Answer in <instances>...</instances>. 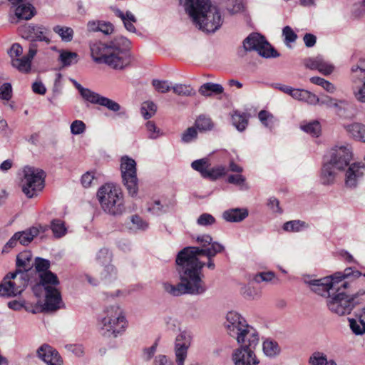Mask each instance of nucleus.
I'll list each match as a JSON object with an SVG mask.
<instances>
[{"label":"nucleus","instance_id":"4","mask_svg":"<svg viewBox=\"0 0 365 365\" xmlns=\"http://www.w3.org/2000/svg\"><path fill=\"white\" fill-rule=\"evenodd\" d=\"M98 326L104 337L115 339L122 336L129 326L125 311L118 304L106 307L98 317Z\"/></svg>","mask_w":365,"mask_h":365},{"label":"nucleus","instance_id":"52","mask_svg":"<svg viewBox=\"0 0 365 365\" xmlns=\"http://www.w3.org/2000/svg\"><path fill=\"white\" fill-rule=\"evenodd\" d=\"M195 240L200 245V248L212 247L215 243H219L217 241H213L212 237L207 234H203L196 236ZM200 248V247H198Z\"/></svg>","mask_w":365,"mask_h":365},{"label":"nucleus","instance_id":"64","mask_svg":"<svg viewBox=\"0 0 365 365\" xmlns=\"http://www.w3.org/2000/svg\"><path fill=\"white\" fill-rule=\"evenodd\" d=\"M148 210L155 215H160L166 211L165 207L163 205L159 200H155L152 203Z\"/></svg>","mask_w":365,"mask_h":365},{"label":"nucleus","instance_id":"47","mask_svg":"<svg viewBox=\"0 0 365 365\" xmlns=\"http://www.w3.org/2000/svg\"><path fill=\"white\" fill-rule=\"evenodd\" d=\"M227 182L238 186L241 190H247L250 188L246 182L245 177L241 174L230 175L227 177Z\"/></svg>","mask_w":365,"mask_h":365},{"label":"nucleus","instance_id":"23","mask_svg":"<svg viewBox=\"0 0 365 365\" xmlns=\"http://www.w3.org/2000/svg\"><path fill=\"white\" fill-rule=\"evenodd\" d=\"M305 66L310 69H316L325 76L331 74L334 70V66L320 56L307 59Z\"/></svg>","mask_w":365,"mask_h":365},{"label":"nucleus","instance_id":"57","mask_svg":"<svg viewBox=\"0 0 365 365\" xmlns=\"http://www.w3.org/2000/svg\"><path fill=\"white\" fill-rule=\"evenodd\" d=\"M216 222L215 218L209 213H203L197 219V224L200 226L207 227L212 225Z\"/></svg>","mask_w":365,"mask_h":365},{"label":"nucleus","instance_id":"25","mask_svg":"<svg viewBox=\"0 0 365 365\" xmlns=\"http://www.w3.org/2000/svg\"><path fill=\"white\" fill-rule=\"evenodd\" d=\"M152 85L158 91H191L194 90L190 85L173 83L169 81L158 79L153 80Z\"/></svg>","mask_w":365,"mask_h":365},{"label":"nucleus","instance_id":"33","mask_svg":"<svg viewBox=\"0 0 365 365\" xmlns=\"http://www.w3.org/2000/svg\"><path fill=\"white\" fill-rule=\"evenodd\" d=\"M349 327L351 331L357 336L365 334V321L362 316H356L354 318L348 319Z\"/></svg>","mask_w":365,"mask_h":365},{"label":"nucleus","instance_id":"48","mask_svg":"<svg viewBox=\"0 0 365 365\" xmlns=\"http://www.w3.org/2000/svg\"><path fill=\"white\" fill-rule=\"evenodd\" d=\"M197 129L195 127H189L181 133L180 140L183 143H190L197 140Z\"/></svg>","mask_w":365,"mask_h":365},{"label":"nucleus","instance_id":"21","mask_svg":"<svg viewBox=\"0 0 365 365\" xmlns=\"http://www.w3.org/2000/svg\"><path fill=\"white\" fill-rule=\"evenodd\" d=\"M349 78L357 91H365V59H360L351 66Z\"/></svg>","mask_w":365,"mask_h":365},{"label":"nucleus","instance_id":"20","mask_svg":"<svg viewBox=\"0 0 365 365\" xmlns=\"http://www.w3.org/2000/svg\"><path fill=\"white\" fill-rule=\"evenodd\" d=\"M36 356L46 365H63L59 352L48 344H43L36 350Z\"/></svg>","mask_w":365,"mask_h":365},{"label":"nucleus","instance_id":"55","mask_svg":"<svg viewBox=\"0 0 365 365\" xmlns=\"http://www.w3.org/2000/svg\"><path fill=\"white\" fill-rule=\"evenodd\" d=\"M282 36L284 38V43L289 48H291L290 43H294L297 38V35L289 26H286L282 29Z\"/></svg>","mask_w":365,"mask_h":365},{"label":"nucleus","instance_id":"56","mask_svg":"<svg viewBox=\"0 0 365 365\" xmlns=\"http://www.w3.org/2000/svg\"><path fill=\"white\" fill-rule=\"evenodd\" d=\"M34 265L35 266L36 271L40 274H42L43 272H48V269L50 267V262L47 259L36 257L35 259V262H34Z\"/></svg>","mask_w":365,"mask_h":365},{"label":"nucleus","instance_id":"58","mask_svg":"<svg viewBox=\"0 0 365 365\" xmlns=\"http://www.w3.org/2000/svg\"><path fill=\"white\" fill-rule=\"evenodd\" d=\"M86 124L80 120H76L71 124V133L73 135H81L86 131Z\"/></svg>","mask_w":365,"mask_h":365},{"label":"nucleus","instance_id":"29","mask_svg":"<svg viewBox=\"0 0 365 365\" xmlns=\"http://www.w3.org/2000/svg\"><path fill=\"white\" fill-rule=\"evenodd\" d=\"M248 216V210L246 208H232L225 210L222 213L223 219L230 222H239Z\"/></svg>","mask_w":365,"mask_h":365},{"label":"nucleus","instance_id":"14","mask_svg":"<svg viewBox=\"0 0 365 365\" xmlns=\"http://www.w3.org/2000/svg\"><path fill=\"white\" fill-rule=\"evenodd\" d=\"M192 335L183 331L178 334L175 338L174 353L176 365H185L187 352L192 343ZM188 365H199L197 362H192Z\"/></svg>","mask_w":365,"mask_h":365},{"label":"nucleus","instance_id":"16","mask_svg":"<svg viewBox=\"0 0 365 365\" xmlns=\"http://www.w3.org/2000/svg\"><path fill=\"white\" fill-rule=\"evenodd\" d=\"M352 158L351 148L346 145H336L332 149L329 163L336 170H343L349 165Z\"/></svg>","mask_w":365,"mask_h":365},{"label":"nucleus","instance_id":"45","mask_svg":"<svg viewBox=\"0 0 365 365\" xmlns=\"http://www.w3.org/2000/svg\"><path fill=\"white\" fill-rule=\"evenodd\" d=\"M210 166V163L207 158L196 160L191 164L192 168L199 172L203 178H205Z\"/></svg>","mask_w":365,"mask_h":365},{"label":"nucleus","instance_id":"60","mask_svg":"<svg viewBox=\"0 0 365 365\" xmlns=\"http://www.w3.org/2000/svg\"><path fill=\"white\" fill-rule=\"evenodd\" d=\"M310 82L320 86L322 88L326 90L327 91H330L331 90H333L334 86L329 83V81H326L325 79L320 78V77H312L310 79Z\"/></svg>","mask_w":365,"mask_h":365},{"label":"nucleus","instance_id":"13","mask_svg":"<svg viewBox=\"0 0 365 365\" xmlns=\"http://www.w3.org/2000/svg\"><path fill=\"white\" fill-rule=\"evenodd\" d=\"M61 304V296L58 289H49L46 291L45 302L38 301L32 307H26V311L33 314L43 312H53L58 309Z\"/></svg>","mask_w":365,"mask_h":365},{"label":"nucleus","instance_id":"28","mask_svg":"<svg viewBox=\"0 0 365 365\" xmlns=\"http://www.w3.org/2000/svg\"><path fill=\"white\" fill-rule=\"evenodd\" d=\"M16 271L26 272L27 273L34 266L33 255L29 250L20 252L16 256Z\"/></svg>","mask_w":365,"mask_h":365},{"label":"nucleus","instance_id":"37","mask_svg":"<svg viewBox=\"0 0 365 365\" xmlns=\"http://www.w3.org/2000/svg\"><path fill=\"white\" fill-rule=\"evenodd\" d=\"M309 365H337L333 360H327V356L322 352H314L309 359Z\"/></svg>","mask_w":365,"mask_h":365},{"label":"nucleus","instance_id":"43","mask_svg":"<svg viewBox=\"0 0 365 365\" xmlns=\"http://www.w3.org/2000/svg\"><path fill=\"white\" fill-rule=\"evenodd\" d=\"M157 111L156 105L150 101H145L142 103L140 113L145 120H148L155 115Z\"/></svg>","mask_w":365,"mask_h":365},{"label":"nucleus","instance_id":"32","mask_svg":"<svg viewBox=\"0 0 365 365\" xmlns=\"http://www.w3.org/2000/svg\"><path fill=\"white\" fill-rule=\"evenodd\" d=\"M31 38L40 41L50 42L48 29L42 26H29L27 28Z\"/></svg>","mask_w":365,"mask_h":365},{"label":"nucleus","instance_id":"35","mask_svg":"<svg viewBox=\"0 0 365 365\" xmlns=\"http://www.w3.org/2000/svg\"><path fill=\"white\" fill-rule=\"evenodd\" d=\"M53 31L57 34L63 42H71L73 40L74 31L72 28L57 25L53 28Z\"/></svg>","mask_w":365,"mask_h":365},{"label":"nucleus","instance_id":"30","mask_svg":"<svg viewBox=\"0 0 365 365\" xmlns=\"http://www.w3.org/2000/svg\"><path fill=\"white\" fill-rule=\"evenodd\" d=\"M347 133L354 139L365 143V125L359 123H353L344 125Z\"/></svg>","mask_w":365,"mask_h":365},{"label":"nucleus","instance_id":"24","mask_svg":"<svg viewBox=\"0 0 365 365\" xmlns=\"http://www.w3.org/2000/svg\"><path fill=\"white\" fill-rule=\"evenodd\" d=\"M110 9L115 16L120 19L125 29L128 32L133 34L137 33V30L134 25V24L137 22V18L130 11H126L124 12L115 6H110Z\"/></svg>","mask_w":365,"mask_h":365},{"label":"nucleus","instance_id":"61","mask_svg":"<svg viewBox=\"0 0 365 365\" xmlns=\"http://www.w3.org/2000/svg\"><path fill=\"white\" fill-rule=\"evenodd\" d=\"M157 343H154L152 346L143 349L142 358L144 361H149L153 358L157 351Z\"/></svg>","mask_w":365,"mask_h":365},{"label":"nucleus","instance_id":"36","mask_svg":"<svg viewBox=\"0 0 365 365\" xmlns=\"http://www.w3.org/2000/svg\"><path fill=\"white\" fill-rule=\"evenodd\" d=\"M300 128L304 132L313 137L319 136L322 132L321 125L317 120H313L309 123H303L301 124Z\"/></svg>","mask_w":365,"mask_h":365},{"label":"nucleus","instance_id":"59","mask_svg":"<svg viewBox=\"0 0 365 365\" xmlns=\"http://www.w3.org/2000/svg\"><path fill=\"white\" fill-rule=\"evenodd\" d=\"M275 277V274L272 272H262L256 274L253 277V281L257 283L262 282H270Z\"/></svg>","mask_w":365,"mask_h":365},{"label":"nucleus","instance_id":"2","mask_svg":"<svg viewBox=\"0 0 365 365\" xmlns=\"http://www.w3.org/2000/svg\"><path fill=\"white\" fill-rule=\"evenodd\" d=\"M130 45V41L123 36H117L108 43L92 41L90 43L91 55L95 62L104 63L115 69H123L132 60L129 52Z\"/></svg>","mask_w":365,"mask_h":365},{"label":"nucleus","instance_id":"62","mask_svg":"<svg viewBox=\"0 0 365 365\" xmlns=\"http://www.w3.org/2000/svg\"><path fill=\"white\" fill-rule=\"evenodd\" d=\"M130 221L133 225V227L136 230H145L148 227V223L138 215L131 216Z\"/></svg>","mask_w":365,"mask_h":365},{"label":"nucleus","instance_id":"5","mask_svg":"<svg viewBox=\"0 0 365 365\" xmlns=\"http://www.w3.org/2000/svg\"><path fill=\"white\" fill-rule=\"evenodd\" d=\"M225 328L227 334L236 340L239 346L255 349L259 344V337L257 330L237 312L231 311L227 314Z\"/></svg>","mask_w":365,"mask_h":365},{"label":"nucleus","instance_id":"39","mask_svg":"<svg viewBox=\"0 0 365 365\" xmlns=\"http://www.w3.org/2000/svg\"><path fill=\"white\" fill-rule=\"evenodd\" d=\"M51 230L56 238H61L67 233V228L64 222L58 219H55L51 221Z\"/></svg>","mask_w":365,"mask_h":365},{"label":"nucleus","instance_id":"10","mask_svg":"<svg viewBox=\"0 0 365 365\" xmlns=\"http://www.w3.org/2000/svg\"><path fill=\"white\" fill-rule=\"evenodd\" d=\"M28 282L29 274L26 272L10 273L0 284V296L13 297L21 294L27 287Z\"/></svg>","mask_w":365,"mask_h":365},{"label":"nucleus","instance_id":"8","mask_svg":"<svg viewBox=\"0 0 365 365\" xmlns=\"http://www.w3.org/2000/svg\"><path fill=\"white\" fill-rule=\"evenodd\" d=\"M344 289L337 290L326 299L329 310L339 316L349 314L354 309L357 299L365 295V291L359 290L355 294L349 296L344 292Z\"/></svg>","mask_w":365,"mask_h":365},{"label":"nucleus","instance_id":"50","mask_svg":"<svg viewBox=\"0 0 365 365\" xmlns=\"http://www.w3.org/2000/svg\"><path fill=\"white\" fill-rule=\"evenodd\" d=\"M226 10L231 14H237L244 10L243 0H228L226 4Z\"/></svg>","mask_w":365,"mask_h":365},{"label":"nucleus","instance_id":"3","mask_svg":"<svg viewBox=\"0 0 365 365\" xmlns=\"http://www.w3.org/2000/svg\"><path fill=\"white\" fill-rule=\"evenodd\" d=\"M180 2L195 26L203 31L213 33L222 25L220 10L209 0H180Z\"/></svg>","mask_w":365,"mask_h":365},{"label":"nucleus","instance_id":"40","mask_svg":"<svg viewBox=\"0 0 365 365\" xmlns=\"http://www.w3.org/2000/svg\"><path fill=\"white\" fill-rule=\"evenodd\" d=\"M264 354L268 357H274L280 352V349L277 342L272 340H265L262 344Z\"/></svg>","mask_w":365,"mask_h":365},{"label":"nucleus","instance_id":"42","mask_svg":"<svg viewBox=\"0 0 365 365\" xmlns=\"http://www.w3.org/2000/svg\"><path fill=\"white\" fill-rule=\"evenodd\" d=\"M195 125L200 131H208L213 128L214 123L210 118L201 115L195 120Z\"/></svg>","mask_w":365,"mask_h":365},{"label":"nucleus","instance_id":"41","mask_svg":"<svg viewBox=\"0 0 365 365\" xmlns=\"http://www.w3.org/2000/svg\"><path fill=\"white\" fill-rule=\"evenodd\" d=\"M307 227L305 222L299 220L288 221L283 225V230L286 232H297Z\"/></svg>","mask_w":365,"mask_h":365},{"label":"nucleus","instance_id":"54","mask_svg":"<svg viewBox=\"0 0 365 365\" xmlns=\"http://www.w3.org/2000/svg\"><path fill=\"white\" fill-rule=\"evenodd\" d=\"M145 128L150 139H157L163 135L162 130L156 126L153 121H148L145 123Z\"/></svg>","mask_w":365,"mask_h":365},{"label":"nucleus","instance_id":"31","mask_svg":"<svg viewBox=\"0 0 365 365\" xmlns=\"http://www.w3.org/2000/svg\"><path fill=\"white\" fill-rule=\"evenodd\" d=\"M334 169H336L334 166L329 163H325L323 165L320 175V180L323 185L334 183L336 178Z\"/></svg>","mask_w":365,"mask_h":365},{"label":"nucleus","instance_id":"27","mask_svg":"<svg viewBox=\"0 0 365 365\" xmlns=\"http://www.w3.org/2000/svg\"><path fill=\"white\" fill-rule=\"evenodd\" d=\"M231 124L239 132L245 130L249 123V115L235 110L230 113Z\"/></svg>","mask_w":365,"mask_h":365},{"label":"nucleus","instance_id":"19","mask_svg":"<svg viewBox=\"0 0 365 365\" xmlns=\"http://www.w3.org/2000/svg\"><path fill=\"white\" fill-rule=\"evenodd\" d=\"M365 175V165L361 163L351 164L345 173L344 183L348 188H355Z\"/></svg>","mask_w":365,"mask_h":365},{"label":"nucleus","instance_id":"63","mask_svg":"<svg viewBox=\"0 0 365 365\" xmlns=\"http://www.w3.org/2000/svg\"><path fill=\"white\" fill-rule=\"evenodd\" d=\"M81 97L85 101L94 104L101 105V99L103 96H99L97 93H80Z\"/></svg>","mask_w":365,"mask_h":365},{"label":"nucleus","instance_id":"6","mask_svg":"<svg viewBox=\"0 0 365 365\" xmlns=\"http://www.w3.org/2000/svg\"><path fill=\"white\" fill-rule=\"evenodd\" d=\"M361 275L359 271L349 267L343 272H336L333 275L322 279H304V283L316 294L326 297H330L334 292L341 289H346L350 286L349 281L346 279L354 277L358 278Z\"/></svg>","mask_w":365,"mask_h":365},{"label":"nucleus","instance_id":"49","mask_svg":"<svg viewBox=\"0 0 365 365\" xmlns=\"http://www.w3.org/2000/svg\"><path fill=\"white\" fill-rule=\"evenodd\" d=\"M103 267V270L101 272V277L103 280L110 282L116 277L117 270L114 265L109 263Z\"/></svg>","mask_w":365,"mask_h":365},{"label":"nucleus","instance_id":"1","mask_svg":"<svg viewBox=\"0 0 365 365\" xmlns=\"http://www.w3.org/2000/svg\"><path fill=\"white\" fill-rule=\"evenodd\" d=\"M224 251L225 246L221 243H215L212 247L205 249L197 247L183 248L175 259L180 282L176 284L168 282L163 283L164 291L174 297L204 294L207 291V286L203 280L202 269L205 265L212 270L215 269L213 258Z\"/></svg>","mask_w":365,"mask_h":365},{"label":"nucleus","instance_id":"51","mask_svg":"<svg viewBox=\"0 0 365 365\" xmlns=\"http://www.w3.org/2000/svg\"><path fill=\"white\" fill-rule=\"evenodd\" d=\"M31 61L25 56L12 61V66L21 72H28L31 69Z\"/></svg>","mask_w":365,"mask_h":365},{"label":"nucleus","instance_id":"53","mask_svg":"<svg viewBox=\"0 0 365 365\" xmlns=\"http://www.w3.org/2000/svg\"><path fill=\"white\" fill-rule=\"evenodd\" d=\"M226 173V168L222 165H218L212 168H209L208 172L205 178H209L212 180H215L225 175Z\"/></svg>","mask_w":365,"mask_h":365},{"label":"nucleus","instance_id":"26","mask_svg":"<svg viewBox=\"0 0 365 365\" xmlns=\"http://www.w3.org/2000/svg\"><path fill=\"white\" fill-rule=\"evenodd\" d=\"M40 284H36L33 288V291L36 297H38V290L41 289L43 287L45 291L49 289H56V286L59 284V281L56 274L48 272H43L42 274H39Z\"/></svg>","mask_w":365,"mask_h":365},{"label":"nucleus","instance_id":"34","mask_svg":"<svg viewBox=\"0 0 365 365\" xmlns=\"http://www.w3.org/2000/svg\"><path fill=\"white\" fill-rule=\"evenodd\" d=\"M58 61L63 66H70L78 61V55L76 52L60 50Z\"/></svg>","mask_w":365,"mask_h":365},{"label":"nucleus","instance_id":"15","mask_svg":"<svg viewBox=\"0 0 365 365\" xmlns=\"http://www.w3.org/2000/svg\"><path fill=\"white\" fill-rule=\"evenodd\" d=\"M38 234L39 230L36 227H31L25 230L15 232L4 246L2 252L8 253L18 245H29Z\"/></svg>","mask_w":365,"mask_h":365},{"label":"nucleus","instance_id":"18","mask_svg":"<svg viewBox=\"0 0 365 365\" xmlns=\"http://www.w3.org/2000/svg\"><path fill=\"white\" fill-rule=\"evenodd\" d=\"M255 349L247 346H239L235 349L232 354V361L234 365H258L259 360Z\"/></svg>","mask_w":365,"mask_h":365},{"label":"nucleus","instance_id":"17","mask_svg":"<svg viewBox=\"0 0 365 365\" xmlns=\"http://www.w3.org/2000/svg\"><path fill=\"white\" fill-rule=\"evenodd\" d=\"M317 96L314 93H289L291 96L297 101L305 102L310 105L337 106L336 100L330 98L324 93Z\"/></svg>","mask_w":365,"mask_h":365},{"label":"nucleus","instance_id":"22","mask_svg":"<svg viewBox=\"0 0 365 365\" xmlns=\"http://www.w3.org/2000/svg\"><path fill=\"white\" fill-rule=\"evenodd\" d=\"M11 11L18 20H29L36 14L35 8L27 0H11Z\"/></svg>","mask_w":365,"mask_h":365},{"label":"nucleus","instance_id":"11","mask_svg":"<svg viewBox=\"0 0 365 365\" xmlns=\"http://www.w3.org/2000/svg\"><path fill=\"white\" fill-rule=\"evenodd\" d=\"M120 168L123 183L127 190L128 195L132 197H137L138 193V179L135 160L128 155L121 157Z\"/></svg>","mask_w":365,"mask_h":365},{"label":"nucleus","instance_id":"9","mask_svg":"<svg viewBox=\"0 0 365 365\" xmlns=\"http://www.w3.org/2000/svg\"><path fill=\"white\" fill-rule=\"evenodd\" d=\"M23 173L21 182L23 192L29 198L36 196L44 187V172L34 167H26Z\"/></svg>","mask_w":365,"mask_h":365},{"label":"nucleus","instance_id":"38","mask_svg":"<svg viewBox=\"0 0 365 365\" xmlns=\"http://www.w3.org/2000/svg\"><path fill=\"white\" fill-rule=\"evenodd\" d=\"M241 294L248 300H254L259 298L260 291L250 284H244L240 289Z\"/></svg>","mask_w":365,"mask_h":365},{"label":"nucleus","instance_id":"12","mask_svg":"<svg viewBox=\"0 0 365 365\" xmlns=\"http://www.w3.org/2000/svg\"><path fill=\"white\" fill-rule=\"evenodd\" d=\"M243 46L246 51H255L259 55L264 58L277 57L279 56L264 37L257 33L250 34L244 40Z\"/></svg>","mask_w":365,"mask_h":365},{"label":"nucleus","instance_id":"44","mask_svg":"<svg viewBox=\"0 0 365 365\" xmlns=\"http://www.w3.org/2000/svg\"><path fill=\"white\" fill-rule=\"evenodd\" d=\"M258 118L262 124L269 130H272L274 127V124L277 120L271 113L264 110H262L259 113Z\"/></svg>","mask_w":365,"mask_h":365},{"label":"nucleus","instance_id":"7","mask_svg":"<svg viewBox=\"0 0 365 365\" xmlns=\"http://www.w3.org/2000/svg\"><path fill=\"white\" fill-rule=\"evenodd\" d=\"M96 196L101 209L106 214L119 217L125 212L124 194L118 186L106 183L99 187Z\"/></svg>","mask_w":365,"mask_h":365},{"label":"nucleus","instance_id":"46","mask_svg":"<svg viewBox=\"0 0 365 365\" xmlns=\"http://www.w3.org/2000/svg\"><path fill=\"white\" fill-rule=\"evenodd\" d=\"M113 255L106 247L101 248L96 255V261L101 265H105L110 263Z\"/></svg>","mask_w":365,"mask_h":365}]
</instances>
